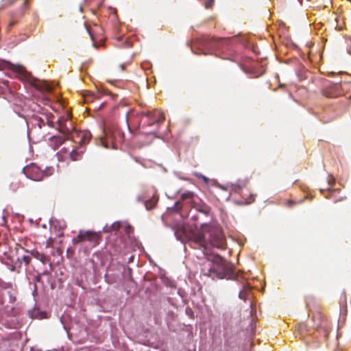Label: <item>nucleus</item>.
Returning a JSON list of instances; mask_svg holds the SVG:
<instances>
[{"mask_svg": "<svg viewBox=\"0 0 351 351\" xmlns=\"http://www.w3.org/2000/svg\"><path fill=\"white\" fill-rule=\"evenodd\" d=\"M230 39L228 38H202L198 41L199 49L195 51L192 48V51L195 54H213L215 52H223L228 49Z\"/></svg>", "mask_w": 351, "mask_h": 351, "instance_id": "obj_1", "label": "nucleus"}, {"mask_svg": "<svg viewBox=\"0 0 351 351\" xmlns=\"http://www.w3.org/2000/svg\"><path fill=\"white\" fill-rule=\"evenodd\" d=\"M202 272L204 275L212 278H230L233 275L232 265L230 264L217 265L207 261L203 265Z\"/></svg>", "mask_w": 351, "mask_h": 351, "instance_id": "obj_2", "label": "nucleus"}, {"mask_svg": "<svg viewBox=\"0 0 351 351\" xmlns=\"http://www.w3.org/2000/svg\"><path fill=\"white\" fill-rule=\"evenodd\" d=\"M12 70L14 71L17 77L24 82L29 83L31 86L42 92H51L52 88L47 82H42L34 78L25 68L21 65H12Z\"/></svg>", "mask_w": 351, "mask_h": 351, "instance_id": "obj_3", "label": "nucleus"}, {"mask_svg": "<svg viewBox=\"0 0 351 351\" xmlns=\"http://www.w3.org/2000/svg\"><path fill=\"white\" fill-rule=\"evenodd\" d=\"M101 235L100 232L90 230H80L77 237L72 239V243L77 245L80 243L88 242L89 247L93 248L98 245L101 241Z\"/></svg>", "mask_w": 351, "mask_h": 351, "instance_id": "obj_4", "label": "nucleus"}, {"mask_svg": "<svg viewBox=\"0 0 351 351\" xmlns=\"http://www.w3.org/2000/svg\"><path fill=\"white\" fill-rule=\"evenodd\" d=\"M141 115V123L143 124V127L151 126L154 124L158 125L162 123L165 119L163 112L158 109H154L152 111H143Z\"/></svg>", "mask_w": 351, "mask_h": 351, "instance_id": "obj_5", "label": "nucleus"}, {"mask_svg": "<svg viewBox=\"0 0 351 351\" xmlns=\"http://www.w3.org/2000/svg\"><path fill=\"white\" fill-rule=\"evenodd\" d=\"M58 130L62 135H54L51 136L49 141L50 146L54 149H57L62 145L66 140L70 138V130L68 128L63 127L61 122L58 121Z\"/></svg>", "mask_w": 351, "mask_h": 351, "instance_id": "obj_6", "label": "nucleus"}, {"mask_svg": "<svg viewBox=\"0 0 351 351\" xmlns=\"http://www.w3.org/2000/svg\"><path fill=\"white\" fill-rule=\"evenodd\" d=\"M195 195L191 191H187L182 193L180 196V199L176 203V206L178 209H182L184 205L189 204L192 208H195L197 210L202 211L200 208V206L195 202L194 200ZM204 213H206L207 210H203Z\"/></svg>", "mask_w": 351, "mask_h": 351, "instance_id": "obj_7", "label": "nucleus"}, {"mask_svg": "<svg viewBox=\"0 0 351 351\" xmlns=\"http://www.w3.org/2000/svg\"><path fill=\"white\" fill-rule=\"evenodd\" d=\"M24 174L29 179L34 181H40L43 180L44 172L36 164L32 163L23 169Z\"/></svg>", "mask_w": 351, "mask_h": 351, "instance_id": "obj_8", "label": "nucleus"}, {"mask_svg": "<svg viewBox=\"0 0 351 351\" xmlns=\"http://www.w3.org/2000/svg\"><path fill=\"white\" fill-rule=\"evenodd\" d=\"M210 241L213 247L219 249H223L226 246V239L222 231L219 229L211 230L210 234Z\"/></svg>", "mask_w": 351, "mask_h": 351, "instance_id": "obj_9", "label": "nucleus"}, {"mask_svg": "<svg viewBox=\"0 0 351 351\" xmlns=\"http://www.w3.org/2000/svg\"><path fill=\"white\" fill-rule=\"evenodd\" d=\"M70 138L79 144V146L83 147L84 145L88 144L91 138V134L88 131H74L70 132Z\"/></svg>", "mask_w": 351, "mask_h": 351, "instance_id": "obj_10", "label": "nucleus"}, {"mask_svg": "<svg viewBox=\"0 0 351 351\" xmlns=\"http://www.w3.org/2000/svg\"><path fill=\"white\" fill-rule=\"evenodd\" d=\"M324 95L326 97H337L342 95V92L340 90V85L337 84H332L326 88L324 92Z\"/></svg>", "mask_w": 351, "mask_h": 351, "instance_id": "obj_11", "label": "nucleus"}, {"mask_svg": "<svg viewBox=\"0 0 351 351\" xmlns=\"http://www.w3.org/2000/svg\"><path fill=\"white\" fill-rule=\"evenodd\" d=\"M191 242L195 245V247H205L206 240L204 234L202 232H195L192 234Z\"/></svg>", "mask_w": 351, "mask_h": 351, "instance_id": "obj_12", "label": "nucleus"}, {"mask_svg": "<svg viewBox=\"0 0 351 351\" xmlns=\"http://www.w3.org/2000/svg\"><path fill=\"white\" fill-rule=\"evenodd\" d=\"M71 153H70V157L69 158L71 161H77L82 159V155L85 152V149L84 147L77 146V147H74L71 145Z\"/></svg>", "mask_w": 351, "mask_h": 351, "instance_id": "obj_13", "label": "nucleus"}, {"mask_svg": "<svg viewBox=\"0 0 351 351\" xmlns=\"http://www.w3.org/2000/svg\"><path fill=\"white\" fill-rule=\"evenodd\" d=\"M71 146L62 147L60 152L57 153V156L59 160L66 161L70 157V153H71Z\"/></svg>", "mask_w": 351, "mask_h": 351, "instance_id": "obj_14", "label": "nucleus"}, {"mask_svg": "<svg viewBox=\"0 0 351 351\" xmlns=\"http://www.w3.org/2000/svg\"><path fill=\"white\" fill-rule=\"evenodd\" d=\"M247 180H237V182L231 184V190L234 192L239 193L241 189L247 185Z\"/></svg>", "mask_w": 351, "mask_h": 351, "instance_id": "obj_15", "label": "nucleus"}, {"mask_svg": "<svg viewBox=\"0 0 351 351\" xmlns=\"http://www.w3.org/2000/svg\"><path fill=\"white\" fill-rule=\"evenodd\" d=\"M32 123L33 125H36L39 129H41L45 124V115L43 117L34 115L32 117Z\"/></svg>", "mask_w": 351, "mask_h": 351, "instance_id": "obj_16", "label": "nucleus"}, {"mask_svg": "<svg viewBox=\"0 0 351 351\" xmlns=\"http://www.w3.org/2000/svg\"><path fill=\"white\" fill-rule=\"evenodd\" d=\"M158 201V197L156 195H153L152 198L145 201L144 204L147 210H152L154 208L155 205Z\"/></svg>", "mask_w": 351, "mask_h": 351, "instance_id": "obj_17", "label": "nucleus"}, {"mask_svg": "<svg viewBox=\"0 0 351 351\" xmlns=\"http://www.w3.org/2000/svg\"><path fill=\"white\" fill-rule=\"evenodd\" d=\"M54 116L51 113L45 114V124L48 125L50 128H55Z\"/></svg>", "mask_w": 351, "mask_h": 351, "instance_id": "obj_18", "label": "nucleus"}, {"mask_svg": "<svg viewBox=\"0 0 351 351\" xmlns=\"http://www.w3.org/2000/svg\"><path fill=\"white\" fill-rule=\"evenodd\" d=\"M251 287L248 285H244L243 287V289L240 291L239 297L240 299L245 300L247 299V297L250 292Z\"/></svg>", "mask_w": 351, "mask_h": 351, "instance_id": "obj_19", "label": "nucleus"}, {"mask_svg": "<svg viewBox=\"0 0 351 351\" xmlns=\"http://www.w3.org/2000/svg\"><path fill=\"white\" fill-rule=\"evenodd\" d=\"M31 255L43 263H45L46 256L37 251L31 252Z\"/></svg>", "mask_w": 351, "mask_h": 351, "instance_id": "obj_20", "label": "nucleus"}, {"mask_svg": "<svg viewBox=\"0 0 351 351\" xmlns=\"http://www.w3.org/2000/svg\"><path fill=\"white\" fill-rule=\"evenodd\" d=\"M112 138H114L116 141L121 142L123 140V134H121L119 130L113 132Z\"/></svg>", "mask_w": 351, "mask_h": 351, "instance_id": "obj_21", "label": "nucleus"}, {"mask_svg": "<svg viewBox=\"0 0 351 351\" xmlns=\"http://www.w3.org/2000/svg\"><path fill=\"white\" fill-rule=\"evenodd\" d=\"M312 320H313V321L319 320V321L318 323L315 324L314 326L316 328H319L322 326L321 321L324 320V319H323V316L320 313H317V314L312 316Z\"/></svg>", "mask_w": 351, "mask_h": 351, "instance_id": "obj_22", "label": "nucleus"}, {"mask_svg": "<svg viewBox=\"0 0 351 351\" xmlns=\"http://www.w3.org/2000/svg\"><path fill=\"white\" fill-rule=\"evenodd\" d=\"M121 228V223L119 221L114 222L110 226V230L118 231ZM110 231V230H108Z\"/></svg>", "mask_w": 351, "mask_h": 351, "instance_id": "obj_23", "label": "nucleus"}, {"mask_svg": "<svg viewBox=\"0 0 351 351\" xmlns=\"http://www.w3.org/2000/svg\"><path fill=\"white\" fill-rule=\"evenodd\" d=\"M254 200H255V195L250 193L249 197L245 199L244 203L245 204H250L252 203L253 202H254Z\"/></svg>", "mask_w": 351, "mask_h": 351, "instance_id": "obj_24", "label": "nucleus"}, {"mask_svg": "<svg viewBox=\"0 0 351 351\" xmlns=\"http://www.w3.org/2000/svg\"><path fill=\"white\" fill-rule=\"evenodd\" d=\"M32 255H23L22 256V259L26 265L29 264L31 259H32Z\"/></svg>", "mask_w": 351, "mask_h": 351, "instance_id": "obj_25", "label": "nucleus"}, {"mask_svg": "<svg viewBox=\"0 0 351 351\" xmlns=\"http://www.w3.org/2000/svg\"><path fill=\"white\" fill-rule=\"evenodd\" d=\"M296 204H297V202L295 201H293L291 199L287 200L285 202V205L289 208H292L293 206H294Z\"/></svg>", "mask_w": 351, "mask_h": 351, "instance_id": "obj_26", "label": "nucleus"}, {"mask_svg": "<svg viewBox=\"0 0 351 351\" xmlns=\"http://www.w3.org/2000/svg\"><path fill=\"white\" fill-rule=\"evenodd\" d=\"M94 99H95L94 94H92V95H86L85 97V100H86V102L93 101Z\"/></svg>", "mask_w": 351, "mask_h": 351, "instance_id": "obj_27", "label": "nucleus"}, {"mask_svg": "<svg viewBox=\"0 0 351 351\" xmlns=\"http://www.w3.org/2000/svg\"><path fill=\"white\" fill-rule=\"evenodd\" d=\"M215 0H209L207 3H206V8H209L212 6L213 3H214Z\"/></svg>", "mask_w": 351, "mask_h": 351, "instance_id": "obj_28", "label": "nucleus"}, {"mask_svg": "<svg viewBox=\"0 0 351 351\" xmlns=\"http://www.w3.org/2000/svg\"><path fill=\"white\" fill-rule=\"evenodd\" d=\"M86 30H87L88 33L89 34L90 38L94 41L95 38H94L93 34L91 30L90 29V28L86 27Z\"/></svg>", "mask_w": 351, "mask_h": 351, "instance_id": "obj_29", "label": "nucleus"}, {"mask_svg": "<svg viewBox=\"0 0 351 351\" xmlns=\"http://www.w3.org/2000/svg\"><path fill=\"white\" fill-rule=\"evenodd\" d=\"M132 230V228L130 226H128L125 228V232H126L127 234H130Z\"/></svg>", "mask_w": 351, "mask_h": 351, "instance_id": "obj_30", "label": "nucleus"}, {"mask_svg": "<svg viewBox=\"0 0 351 351\" xmlns=\"http://www.w3.org/2000/svg\"><path fill=\"white\" fill-rule=\"evenodd\" d=\"M53 241V240L51 239H49L48 241H47V246H49L51 243Z\"/></svg>", "mask_w": 351, "mask_h": 351, "instance_id": "obj_31", "label": "nucleus"}, {"mask_svg": "<svg viewBox=\"0 0 351 351\" xmlns=\"http://www.w3.org/2000/svg\"><path fill=\"white\" fill-rule=\"evenodd\" d=\"M14 25V22H11L9 24V27H12Z\"/></svg>", "mask_w": 351, "mask_h": 351, "instance_id": "obj_32", "label": "nucleus"}, {"mask_svg": "<svg viewBox=\"0 0 351 351\" xmlns=\"http://www.w3.org/2000/svg\"><path fill=\"white\" fill-rule=\"evenodd\" d=\"M101 142H102V143L104 144V145L106 147H108V145H105V144H104V141L102 139H101Z\"/></svg>", "mask_w": 351, "mask_h": 351, "instance_id": "obj_33", "label": "nucleus"}, {"mask_svg": "<svg viewBox=\"0 0 351 351\" xmlns=\"http://www.w3.org/2000/svg\"><path fill=\"white\" fill-rule=\"evenodd\" d=\"M62 235H63V232H61L59 234V237H61V236H62Z\"/></svg>", "mask_w": 351, "mask_h": 351, "instance_id": "obj_34", "label": "nucleus"}, {"mask_svg": "<svg viewBox=\"0 0 351 351\" xmlns=\"http://www.w3.org/2000/svg\"><path fill=\"white\" fill-rule=\"evenodd\" d=\"M303 201H304V199H301L299 201V203H302V202H303Z\"/></svg>", "mask_w": 351, "mask_h": 351, "instance_id": "obj_35", "label": "nucleus"}, {"mask_svg": "<svg viewBox=\"0 0 351 351\" xmlns=\"http://www.w3.org/2000/svg\"><path fill=\"white\" fill-rule=\"evenodd\" d=\"M324 190V189H320L321 193H322Z\"/></svg>", "mask_w": 351, "mask_h": 351, "instance_id": "obj_36", "label": "nucleus"}]
</instances>
